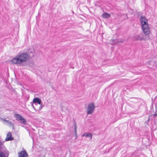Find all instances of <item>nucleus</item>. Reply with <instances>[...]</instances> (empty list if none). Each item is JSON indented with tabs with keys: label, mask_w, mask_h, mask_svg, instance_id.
Here are the masks:
<instances>
[{
	"label": "nucleus",
	"mask_w": 157,
	"mask_h": 157,
	"mask_svg": "<svg viewBox=\"0 0 157 157\" xmlns=\"http://www.w3.org/2000/svg\"><path fill=\"white\" fill-rule=\"evenodd\" d=\"M29 58L30 56L28 53H22L13 58L11 61L14 64H21L27 61Z\"/></svg>",
	"instance_id": "f257e3e1"
},
{
	"label": "nucleus",
	"mask_w": 157,
	"mask_h": 157,
	"mask_svg": "<svg viewBox=\"0 0 157 157\" xmlns=\"http://www.w3.org/2000/svg\"><path fill=\"white\" fill-rule=\"evenodd\" d=\"M140 22L142 28L144 33L146 35L150 33V28L147 23V20L145 16H141L140 18Z\"/></svg>",
	"instance_id": "f03ea898"
},
{
	"label": "nucleus",
	"mask_w": 157,
	"mask_h": 157,
	"mask_svg": "<svg viewBox=\"0 0 157 157\" xmlns=\"http://www.w3.org/2000/svg\"><path fill=\"white\" fill-rule=\"evenodd\" d=\"M14 117L17 121H20V123L22 124L25 125L26 124V120L21 115L18 114H15Z\"/></svg>",
	"instance_id": "7ed1b4c3"
},
{
	"label": "nucleus",
	"mask_w": 157,
	"mask_h": 157,
	"mask_svg": "<svg viewBox=\"0 0 157 157\" xmlns=\"http://www.w3.org/2000/svg\"><path fill=\"white\" fill-rule=\"evenodd\" d=\"M33 101L34 104L37 103L38 104V105H36L38 107L36 108V109L38 111L42 109V107L41 105V100L40 98H35L33 100ZM33 108L36 110V108L33 105Z\"/></svg>",
	"instance_id": "20e7f679"
},
{
	"label": "nucleus",
	"mask_w": 157,
	"mask_h": 157,
	"mask_svg": "<svg viewBox=\"0 0 157 157\" xmlns=\"http://www.w3.org/2000/svg\"><path fill=\"white\" fill-rule=\"evenodd\" d=\"M95 105L94 103H91L88 105L87 113V114H92L95 109Z\"/></svg>",
	"instance_id": "39448f33"
},
{
	"label": "nucleus",
	"mask_w": 157,
	"mask_h": 157,
	"mask_svg": "<svg viewBox=\"0 0 157 157\" xmlns=\"http://www.w3.org/2000/svg\"><path fill=\"white\" fill-rule=\"evenodd\" d=\"M19 157H27L28 155L26 151L24 150L21 151L18 153Z\"/></svg>",
	"instance_id": "423d86ee"
},
{
	"label": "nucleus",
	"mask_w": 157,
	"mask_h": 157,
	"mask_svg": "<svg viewBox=\"0 0 157 157\" xmlns=\"http://www.w3.org/2000/svg\"><path fill=\"white\" fill-rule=\"evenodd\" d=\"M11 134L10 132H9L7 134V137L5 139L6 141H10L13 139V137H11Z\"/></svg>",
	"instance_id": "0eeeda50"
},
{
	"label": "nucleus",
	"mask_w": 157,
	"mask_h": 157,
	"mask_svg": "<svg viewBox=\"0 0 157 157\" xmlns=\"http://www.w3.org/2000/svg\"><path fill=\"white\" fill-rule=\"evenodd\" d=\"M143 39L142 34H140L138 35L135 36L134 37V39L136 40H140Z\"/></svg>",
	"instance_id": "6e6552de"
},
{
	"label": "nucleus",
	"mask_w": 157,
	"mask_h": 157,
	"mask_svg": "<svg viewBox=\"0 0 157 157\" xmlns=\"http://www.w3.org/2000/svg\"><path fill=\"white\" fill-rule=\"evenodd\" d=\"M3 121L4 122L6 123V124L10 126H13V124L10 121L6 120L5 119H3Z\"/></svg>",
	"instance_id": "1a4fd4ad"
},
{
	"label": "nucleus",
	"mask_w": 157,
	"mask_h": 157,
	"mask_svg": "<svg viewBox=\"0 0 157 157\" xmlns=\"http://www.w3.org/2000/svg\"><path fill=\"white\" fill-rule=\"evenodd\" d=\"M82 136H85L86 137H89L90 139L92 138V135L90 133H85L82 135Z\"/></svg>",
	"instance_id": "9d476101"
},
{
	"label": "nucleus",
	"mask_w": 157,
	"mask_h": 157,
	"mask_svg": "<svg viewBox=\"0 0 157 157\" xmlns=\"http://www.w3.org/2000/svg\"><path fill=\"white\" fill-rule=\"evenodd\" d=\"M124 40L122 39H117L114 40V43H116V44H118L119 43L123 42Z\"/></svg>",
	"instance_id": "9b49d317"
},
{
	"label": "nucleus",
	"mask_w": 157,
	"mask_h": 157,
	"mask_svg": "<svg viewBox=\"0 0 157 157\" xmlns=\"http://www.w3.org/2000/svg\"><path fill=\"white\" fill-rule=\"evenodd\" d=\"M110 16V15L107 13H105L102 14V17L104 18H108Z\"/></svg>",
	"instance_id": "f8f14e48"
},
{
	"label": "nucleus",
	"mask_w": 157,
	"mask_h": 157,
	"mask_svg": "<svg viewBox=\"0 0 157 157\" xmlns=\"http://www.w3.org/2000/svg\"><path fill=\"white\" fill-rule=\"evenodd\" d=\"M0 157H5L3 152H0Z\"/></svg>",
	"instance_id": "ddd939ff"
},
{
	"label": "nucleus",
	"mask_w": 157,
	"mask_h": 157,
	"mask_svg": "<svg viewBox=\"0 0 157 157\" xmlns=\"http://www.w3.org/2000/svg\"><path fill=\"white\" fill-rule=\"evenodd\" d=\"M75 135L76 137L75 139H77V137H78L77 130H75Z\"/></svg>",
	"instance_id": "4468645a"
},
{
	"label": "nucleus",
	"mask_w": 157,
	"mask_h": 157,
	"mask_svg": "<svg viewBox=\"0 0 157 157\" xmlns=\"http://www.w3.org/2000/svg\"><path fill=\"white\" fill-rule=\"evenodd\" d=\"M77 126H76V124L75 125V130H77Z\"/></svg>",
	"instance_id": "2eb2a0df"
},
{
	"label": "nucleus",
	"mask_w": 157,
	"mask_h": 157,
	"mask_svg": "<svg viewBox=\"0 0 157 157\" xmlns=\"http://www.w3.org/2000/svg\"><path fill=\"white\" fill-rule=\"evenodd\" d=\"M153 115L154 116V117H155L156 116H157V114L156 113H155V114H153Z\"/></svg>",
	"instance_id": "dca6fc26"
},
{
	"label": "nucleus",
	"mask_w": 157,
	"mask_h": 157,
	"mask_svg": "<svg viewBox=\"0 0 157 157\" xmlns=\"http://www.w3.org/2000/svg\"><path fill=\"white\" fill-rule=\"evenodd\" d=\"M21 126H22V127H24V126H23V125H22Z\"/></svg>",
	"instance_id": "f3484780"
}]
</instances>
